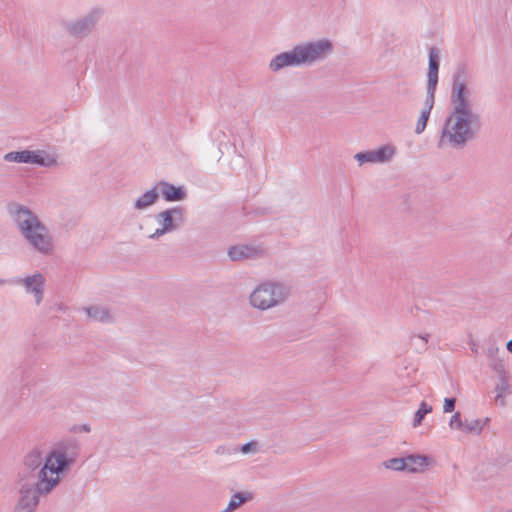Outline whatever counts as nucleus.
<instances>
[{
  "label": "nucleus",
  "instance_id": "26",
  "mask_svg": "<svg viewBox=\"0 0 512 512\" xmlns=\"http://www.w3.org/2000/svg\"><path fill=\"white\" fill-rule=\"evenodd\" d=\"M456 399L455 398H445L444 399V405H443V411L445 413H450L455 408Z\"/></svg>",
  "mask_w": 512,
  "mask_h": 512
},
{
  "label": "nucleus",
  "instance_id": "18",
  "mask_svg": "<svg viewBox=\"0 0 512 512\" xmlns=\"http://www.w3.org/2000/svg\"><path fill=\"white\" fill-rule=\"evenodd\" d=\"M159 199V193L156 185L146 191L144 194L139 196L134 202V209L138 211H143L154 205Z\"/></svg>",
  "mask_w": 512,
  "mask_h": 512
},
{
  "label": "nucleus",
  "instance_id": "16",
  "mask_svg": "<svg viewBox=\"0 0 512 512\" xmlns=\"http://www.w3.org/2000/svg\"><path fill=\"white\" fill-rule=\"evenodd\" d=\"M83 311L93 321L110 323L113 321V316L109 308L102 305H92L84 307Z\"/></svg>",
  "mask_w": 512,
  "mask_h": 512
},
{
  "label": "nucleus",
  "instance_id": "34",
  "mask_svg": "<svg viewBox=\"0 0 512 512\" xmlns=\"http://www.w3.org/2000/svg\"><path fill=\"white\" fill-rule=\"evenodd\" d=\"M5 283H6V280H4V279H0V286H1V285H4Z\"/></svg>",
  "mask_w": 512,
  "mask_h": 512
},
{
  "label": "nucleus",
  "instance_id": "6",
  "mask_svg": "<svg viewBox=\"0 0 512 512\" xmlns=\"http://www.w3.org/2000/svg\"><path fill=\"white\" fill-rule=\"evenodd\" d=\"M290 295V288L280 282H264L258 285L249 296L253 308L261 311L283 304Z\"/></svg>",
  "mask_w": 512,
  "mask_h": 512
},
{
  "label": "nucleus",
  "instance_id": "23",
  "mask_svg": "<svg viewBox=\"0 0 512 512\" xmlns=\"http://www.w3.org/2000/svg\"><path fill=\"white\" fill-rule=\"evenodd\" d=\"M384 466L394 471H405V457L388 459L387 461L384 462Z\"/></svg>",
  "mask_w": 512,
  "mask_h": 512
},
{
  "label": "nucleus",
  "instance_id": "17",
  "mask_svg": "<svg viewBox=\"0 0 512 512\" xmlns=\"http://www.w3.org/2000/svg\"><path fill=\"white\" fill-rule=\"evenodd\" d=\"M406 471L411 473L422 472L431 463V459L426 455L411 454L405 456Z\"/></svg>",
  "mask_w": 512,
  "mask_h": 512
},
{
  "label": "nucleus",
  "instance_id": "14",
  "mask_svg": "<svg viewBox=\"0 0 512 512\" xmlns=\"http://www.w3.org/2000/svg\"><path fill=\"white\" fill-rule=\"evenodd\" d=\"M435 104V95L433 94H426L423 108L421 110L420 116L417 120L416 127H415V133L416 134H422L427 126V122L429 120L431 111Z\"/></svg>",
  "mask_w": 512,
  "mask_h": 512
},
{
  "label": "nucleus",
  "instance_id": "3",
  "mask_svg": "<svg viewBox=\"0 0 512 512\" xmlns=\"http://www.w3.org/2000/svg\"><path fill=\"white\" fill-rule=\"evenodd\" d=\"M6 210L22 237L34 251L43 256L53 254V235L30 208L17 202H9Z\"/></svg>",
  "mask_w": 512,
  "mask_h": 512
},
{
  "label": "nucleus",
  "instance_id": "30",
  "mask_svg": "<svg viewBox=\"0 0 512 512\" xmlns=\"http://www.w3.org/2000/svg\"><path fill=\"white\" fill-rule=\"evenodd\" d=\"M495 402H496V404H498L500 406H505L506 402H505L504 395L496 394Z\"/></svg>",
  "mask_w": 512,
  "mask_h": 512
},
{
  "label": "nucleus",
  "instance_id": "28",
  "mask_svg": "<svg viewBox=\"0 0 512 512\" xmlns=\"http://www.w3.org/2000/svg\"><path fill=\"white\" fill-rule=\"evenodd\" d=\"M499 352V348L496 347V346H491L488 348L487 350V357L490 358V359H493L496 357V355L498 354Z\"/></svg>",
  "mask_w": 512,
  "mask_h": 512
},
{
  "label": "nucleus",
  "instance_id": "11",
  "mask_svg": "<svg viewBox=\"0 0 512 512\" xmlns=\"http://www.w3.org/2000/svg\"><path fill=\"white\" fill-rule=\"evenodd\" d=\"M228 257L232 261L258 259L265 254V249L260 245H234L228 249Z\"/></svg>",
  "mask_w": 512,
  "mask_h": 512
},
{
  "label": "nucleus",
  "instance_id": "7",
  "mask_svg": "<svg viewBox=\"0 0 512 512\" xmlns=\"http://www.w3.org/2000/svg\"><path fill=\"white\" fill-rule=\"evenodd\" d=\"M155 220L159 227L149 236L153 240L180 228L184 223V209L179 206L168 208L159 212Z\"/></svg>",
  "mask_w": 512,
  "mask_h": 512
},
{
  "label": "nucleus",
  "instance_id": "22",
  "mask_svg": "<svg viewBox=\"0 0 512 512\" xmlns=\"http://www.w3.org/2000/svg\"><path fill=\"white\" fill-rule=\"evenodd\" d=\"M483 430V423L479 419L465 420L463 431L467 433L480 434Z\"/></svg>",
  "mask_w": 512,
  "mask_h": 512
},
{
  "label": "nucleus",
  "instance_id": "24",
  "mask_svg": "<svg viewBox=\"0 0 512 512\" xmlns=\"http://www.w3.org/2000/svg\"><path fill=\"white\" fill-rule=\"evenodd\" d=\"M428 336L429 335L412 336L411 340H410L411 346L414 347L419 352L426 350L427 343H428Z\"/></svg>",
  "mask_w": 512,
  "mask_h": 512
},
{
  "label": "nucleus",
  "instance_id": "13",
  "mask_svg": "<svg viewBox=\"0 0 512 512\" xmlns=\"http://www.w3.org/2000/svg\"><path fill=\"white\" fill-rule=\"evenodd\" d=\"M159 195L161 194L167 202L182 201L186 197V192L181 186H175L167 181H159L156 184Z\"/></svg>",
  "mask_w": 512,
  "mask_h": 512
},
{
  "label": "nucleus",
  "instance_id": "32",
  "mask_svg": "<svg viewBox=\"0 0 512 512\" xmlns=\"http://www.w3.org/2000/svg\"><path fill=\"white\" fill-rule=\"evenodd\" d=\"M497 371H502L503 370V364L500 363V364H496L495 367H494Z\"/></svg>",
  "mask_w": 512,
  "mask_h": 512
},
{
  "label": "nucleus",
  "instance_id": "8",
  "mask_svg": "<svg viewBox=\"0 0 512 512\" xmlns=\"http://www.w3.org/2000/svg\"><path fill=\"white\" fill-rule=\"evenodd\" d=\"M103 16V10L100 8L92 9L83 17L69 21L65 24L66 31L77 38L88 36L96 27Z\"/></svg>",
  "mask_w": 512,
  "mask_h": 512
},
{
  "label": "nucleus",
  "instance_id": "1",
  "mask_svg": "<svg viewBox=\"0 0 512 512\" xmlns=\"http://www.w3.org/2000/svg\"><path fill=\"white\" fill-rule=\"evenodd\" d=\"M470 96L471 91L467 85V73L464 68H458L453 74L450 97L452 108L441 132L438 142L439 148L462 149L479 132L481 116L473 110Z\"/></svg>",
  "mask_w": 512,
  "mask_h": 512
},
{
  "label": "nucleus",
  "instance_id": "5",
  "mask_svg": "<svg viewBox=\"0 0 512 512\" xmlns=\"http://www.w3.org/2000/svg\"><path fill=\"white\" fill-rule=\"evenodd\" d=\"M60 481L59 476L46 478L44 470L38 481L16 479L17 500L13 512H36L40 498L50 494Z\"/></svg>",
  "mask_w": 512,
  "mask_h": 512
},
{
  "label": "nucleus",
  "instance_id": "9",
  "mask_svg": "<svg viewBox=\"0 0 512 512\" xmlns=\"http://www.w3.org/2000/svg\"><path fill=\"white\" fill-rule=\"evenodd\" d=\"M11 282L23 287L27 294L33 295L36 305L43 301L46 279L42 273L36 272L26 277H18Z\"/></svg>",
  "mask_w": 512,
  "mask_h": 512
},
{
  "label": "nucleus",
  "instance_id": "2",
  "mask_svg": "<svg viewBox=\"0 0 512 512\" xmlns=\"http://www.w3.org/2000/svg\"><path fill=\"white\" fill-rule=\"evenodd\" d=\"M80 453V443L75 438H68L58 442L45 457L39 449L27 453L17 478L26 481H38L42 470L46 478L55 477L67 472L76 462Z\"/></svg>",
  "mask_w": 512,
  "mask_h": 512
},
{
  "label": "nucleus",
  "instance_id": "12",
  "mask_svg": "<svg viewBox=\"0 0 512 512\" xmlns=\"http://www.w3.org/2000/svg\"><path fill=\"white\" fill-rule=\"evenodd\" d=\"M440 66L439 50L436 47H430L428 52V72L426 94L436 93L438 84V72Z\"/></svg>",
  "mask_w": 512,
  "mask_h": 512
},
{
  "label": "nucleus",
  "instance_id": "4",
  "mask_svg": "<svg viewBox=\"0 0 512 512\" xmlns=\"http://www.w3.org/2000/svg\"><path fill=\"white\" fill-rule=\"evenodd\" d=\"M334 51L331 40L322 38L295 45L291 50L275 55L269 69L277 73L287 67L313 66L326 60Z\"/></svg>",
  "mask_w": 512,
  "mask_h": 512
},
{
  "label": "nucleus",
  "instance_id": "10",
  "mask_svg": "<svg viewBox=\"0 0 512 512\" xmlns=\"http://www.w3.org/2000/svg\"><path fill=\"white\" fill-rule=\"evenodd\" d=\"M396 154V148L391 144H385L375 150H368L358 152L354 158L358 161L359 165L366 163H388Z\"/></svg>",
  "mask_w": 512,
  "mask_h": 512
},
{
  "label": "nucleus",
  "instance_id": "31",
  "mask_svg": "<svg viewBox=\"0 0 512 512\" xmlns=\"http://www.w3.org/2000/svg\"><path fill=\"white\" fill-rule=\"evenodd\" d=\"M506 348L510 353H512V339L507 342Z\"/></svg>",
  "mask_w": 512,
  "mask_h": 512
},
{
  "label": "nucleus",
  "instance_id": "29",
  "mask_svg": "<svg viewBox=\"0 0 512 512\" xmlns=\"http://www.w3.org/2000/svg\"><path fill=\"white\" fill-rule=\"evenodd\" d=\"M254 446H255V443H253V442L245 443L241 447V452L246 454V453L250 452Z\"/></svg>",
  "mask_w": 512,
  "mask_h": 512
},
{
  "label": "nucleus",
  "instance_id": "21",
  "mask_svg": "<svg viewBox=\"0 0 512 512\" xmlns=\"http://www.w3.org/2000/svg\"><path fill=\"white\" fill-rule=\"evenodd\" d=\"M432 411V406L431 405H428L426 402H421L418 410L416 411L415 415H414V420H413V426L414 427H418L421 425L424 417L430 413Z\"/></svg>",
  "mask_w": 512,
  "mask_h": 512
},
{
  "label": "nucleus",
  "instance_id": "33",
  "mask_svg": "<svg viewBox=\"0 0 512 512\" xmlns=\"http://www.w3.org/2000/svg\"><path fill=\"white\" fill-rule=\"evenodd\" d=\"M82 430L85 432H90V427L88 425H83Z\"/></svg>",
  "mask_w": 512,
  "mask_h": 512
},
{
  "label": "nucleus",
  "instance_id": "19",
  "mask_svg": "<svg viewBox=\"0 0 512 512\" xmlns=\"http://www.w3.org/2000/svg\"><path fill=\"white\" fill-rule=\"evenodd\" d=\"M251 498H252V496L250 493L237 492L231 497V499L228 503V506L222 512H233L238 507H240L242 504L249 501Z\"/></svg>",
  "mask_w": 512,
  "mask_h": 512
},
{
  "label": "nucleus",
  "instance_id": "27",
  "mask_svg": "<svg viewBox=\"0 0 512 512\" xmlns=\"http://www.w3.org/2000/svg\"><path fill=\"white\" fill-rule=\"evenodd\" d=\"M508 389V383L505 379H502L500 383H498L495 387V391L497 394L505 395Z\"/></svg>",
  "mask_w": 512,
  "mask_h": 512
},
{
  "label": "nucleus",
  "instance_id": "25",
  "mask_svg": "<svg viewBox=\"0 0 512 512\" xmlns=\"http://www.w3.org/2000/svg\"><path fill=\"white\" fill-rule=\"evenodd\" d=\"M464 423H465V421H462L460 413L456 412L455 414L452 415V417L449 421V426L451 429H457V430L463 431Z\"/></svg>",
  "mask_w": 512,
  "mask_h": 512
},
{
  "label": "nucleus",
  "instance_id": "20",
  "mask_svg": "<svg viewBox=\"0 0 512 512\" xmlns=\"http://www.w3.org/2000/svg\"><path fill=\"white\" fill-rule=\"evenodd\" d=\"M30 155L31 150L12 151L4 155V160L7 162L30 164Z\"/></svg>",
  "mask_w": 512,
  "mask_h": 512
},
{
  "label": "nucleus",
  "instance_id": "15",
  "mask_svg": "<svg viewBox=\"0 0 512 512\" xmlns=\"http://www.w3.org/2000/svg\"><path fill=\"white\" fill-rule=\"evenodd\" d=\"M30 164L51 168L58 164L57 155L45 150H31Z\"/></svg>",
  "mask_w": 512,
  "mask_h": 512
}]
</instances>
